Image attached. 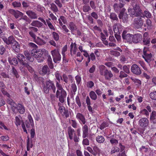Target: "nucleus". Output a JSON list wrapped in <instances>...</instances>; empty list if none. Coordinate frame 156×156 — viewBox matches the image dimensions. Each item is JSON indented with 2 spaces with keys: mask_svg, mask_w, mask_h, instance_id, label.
<instances>
[{
  "mask_svg": "<svg viewBox=\"0 0 156 156\" xmlns=\"http://www.w3.org/2000/svg\"><path fill=\"white\" fill-rule=\"evenodd\" d=\"M93 152L94 154V156H96L97 154H99L101 151L100 149L97 146H95L93 147Z\"/></svg>",
  "mask_w": 156,
  "mask_h": 156,
  "instance_id": "40",
  "label": "nucleus"
},
{
  "mask_svg": "<svg viewBox=\"0 0 156 156\" xmlns=\"http://www.w3.org/2000/svg\"><path fill=\"white\" fill-rule=\"evenodd\" d=\"M43 90L46 94L49 93V91H51L55 93V92L56 87L53 82L50 80L46 81L43 87Z\"/></svg>",
  "mask_w": 156,
  "mask_h": 156,
  "instance_id": "2",
  "label": "nucleus"
},
{
  "mask_svg": "<svg viewBox=\"0 0 156 156\" xmlns=\"http://www.w3.org/2000/svg\"><path fill=\"white\" fill-rule=\"evenodd\" d=\"M59 95L60 91L58 90H57L56 94V97L58 98L59 101L61 103H63L65 102L66 98L59 96Z\"/></svg>",
  "mask_w": 156,
  "mask_h": 156,
  "instance_id": "34",
  "label": "nucleus"
},
{
  "mask_svg": "<svg viewBox=\"0 0 156 156\" xmlns=\"http://www.w3.org/2000/svg\"><path fill=\"white\" fill-rule=\"evenodd\" d=\"M50 70L48 66L47 65L44 66L40 71V73L42 75H45L47 74L50 73Z\"/></svg>",
  "mask_w": 156,
  "mask_h": 156,
  "instance_id": "20",
  "label": "nucleus"
},
{
  "mask_svg": "<svg viewBox=\"0 0 156 156\" xmlns=\"http://www.w3.org/2000/svg\"><path fill=\"white\" fill-rule=\"evenodd\" d=\"M51 6L50 8L53 12H55L58 11L57 7L55 4L51 3Z\"/></svg>",
  "mask_w": 156,
  "mask_h": 156,
  "instance_id": "43",
  "label": "nucleus"
},
{
  "mask_svg": "<svg viewBox=\"0 0 156 156\" xmlns=\"http://www.w3.org/2000/svg\"><path fill=\"white\" fill-rule=\"evenodd\" d=\"M146 48H144L143 50V57L145 61L148 63H150L152 59V56L151 53H147L145 50Z\"/></svg>",
  "mask_w": 156,
  "mask_h": 156,
  "instance_id": "7",
  "label": "nucleus"
},
{
  "mask_svg": "<svg viewBox=\"0 0 156 156\" xmlns=\"http://www.w3.org/2000/svg\"><path fill=\"white\" fill-rule=\"evenodd\" d=\"M119 151V148L117 147H114L111 151V154H113L115 152H118Z\"/></svg>",
  "mask_w": 156,
  "mask_h": 156,
  "instance_id": "56",
  "label": "nucleus"
},
{
  "mask_svg": "<svg viewBox=\"0 0 156 156\" xmlns=\"http://www.w3.org/2000/svg\"><path fill=\"white\" fill-rule=\"evenodd\" d=\"M134 19L132 25L133 27L136 29L141 28L142 27L144 22V20L142 17L140 16H137Z\"/></svg>",
  "mask_w": 156,
  "mask_h": 156,
  "instance_id": "5",
  "label": "nucleus"
},
{
  "mask_svg": "<svg viewBox=\"0 0 156 156\" xmlns=\"http://www.w3.org/2000/svg\"><path fill=\"white\" fill-rule=\"evenodd\" d=\"M68 128V133L69 137L70 139L72 140L73 139V135H74L75 134H76L75 133V131L70 126H69Z\"/></svg>",
  "mask_w": 156,
  "mask_h": 156,
  "instance_id": "24",
  "label": "nucleus"
},
{
  "mask_svg": "<svg viewBox=\"0 0 156 156\" xmlns=\"http://www.w3.org/2000/svg\"><path fill=\"white\" fill-rule=\"evenodd\" d=\"M122 36V38L124 40H125L128 42L131 43L133 42V35L129 34H127V32L126 31H124L123 32Z\"/></svg>",
  "mask_w": 156,
  "mask_h": 156,
  "instance_id": "8",
  "label": "nucleus"
},
{
  "mask_svg": "<svg viewBox=\"0 0 156 156\" xmlns=\"http://www.w3.org/2000/svg\"><path fill=\"white\" fill-rule=\"evenodd\" d=\"M12 72L15 75L16 78H19V76L18 73V72L14 67H13L12 68Z\"/></svg>",
  "mask_w": 156,
  "mask_h": 156,
  "instance_id": "53",
  "label": "nucleus"
},
{
  "mask_svg": "<svg viewBox=\"0 0 156 156\" xmlns=\"http://www.w3.org/2000/svg\"><path fill=\"white\" fill-rule=\"evenodd\" d=\"M151 39L148 36V34L147 32H145L143 35V42L144 45L149 44L150 42Z\"/></svg>",
  "mask_w": 156,
  "mask_h": 156,
  "instance_id": "15",
  "label": "nucleus"
},
{
  "mask_svg": "<svg viewBox=\"0 0 156 156\" xmlns=\"http://www.w3.org/2000/svg\"><path fill=\"white\" fill-rule=\"evenodd\" d=\"M119 18L120 19H122L123 22H125L127 21L128 19V15L127 13H124V14L121 16H119Z\"/></svg>",
  "mask_w": 156,
  "mask_h": 156,
  "instance_id": "39",
  "label": "nucleus"
},
{
  "mask_svg": "<svg viewBox=\"0 0 156 156\" xmlns=\"http://www.w3.org/2000/svg\"><path fill=\"white\" fill-rule=\"evenodd\" d=\"M17 58L21 65L26 67L30 73H32L33 72V69L29 66V62L26 60V58L23 55L18 54L17 55Z\"/></svg>",
  "mask_w": 156,
  "mask_h": 156,
  "instance_id": "3",
  "label": "nucleus"
},
{
  "mask_svg": "<svg viewBox=\"0 0 156 156\" xmlns=\"http://www.w3.org/2000/svg\"><path fill=\"white\" fill-rule=\"evenodd\" d=\"M8 32L7 28L4 27H0V37H2Z\"/></svg>",
  "mask_w": 156,
  "mask_h": 156,
  "instance_id": "25",
  "label": "nucleus"
},
{
  "mask_svg": "<svg viewBox=\"0 0 156 156\" xmlns=\"http://www.w3.org/2000/svg\"><path fill=\"white\" fill-rule=\"evenodd\" d=\"M148 124V120L146 118H143L141 119L139 121V125L142 128L147 126Z\"/></svg>",
  "mask_w": 156,
  "mask_h": 156,
  "instance_id": "13",
  "label": "nucleus"
},
{
  "mask_svg": "<svg viewBox=\"0 0 156 156\" xmlns=\"http://www.w3.org/2000/svg\"><path fill=\"white\" fill-rule=\"evenodd\" d=\"M142 39V36L140 34H136L133 36V42L134 43H137L141 41Z\"/></svg>",
  "mask_w": 156,
  "mask_h": 156,
  "instance_id": "16",
  "label": "nucleus"
},
{
  "mask_svg": "<svg viewBox=\"0 0 156 156\" xmlns=\"http://www.w3.org/2000/svg\"><path fill=\"white\" fill-rule=\"evenodd\" d=\"M70 122L72 126L74 128H77V123L76 120L72 119L70 121Z\"/></svg>",
  "mask_w": 156,
  "mask_h": 156,
  "instance_id": "49",
  "label": "nucleus"
},
{
  "mask_svg": "<svg viewBox=\"0 0 156 156\" xmlns=\"http://www.w3.org/2000/svg\"><path fill=\"white\" fill-rule=\"evenodd\" d=\"M55 75L56 79L57 80L56 81V86L57 87V85L59 84L60 85H62L60 84V80H62V77L61 76V75L59 73L58 71H57L55 73Z\"/></svg>",
  "mask_w": 156,
  "mask_h": 156,
  "instance_id": "22",
  "label": "nucleus"
},
{
  "mask_svg": "<svg viewBox=\"0 0 156 156\" xmlns=\"http://www.w3.org/2000/svg\"><path fill=\"white\" fill-rule=\"evenodd\" d=\"M26 14L31 19H37V15L36 12L31 10H28L26 12Z\"/></svg>",
  "mask_w": 156,
  "mask_h": 156,
  "instance_id": "17",
  "label": "nucleus"
},
{
  "mask_svg": "<svg viewBox=\"0 0 156 156\" xmlns=\"http://www.w3.org/2000/svg\"><path fill=\"white\" fill-rule=\"evenodd\" d=\"M25 20L26 22V24H28V23H30V20L29 18H28L25 15L23 16L22 18H21L20 20Z\"/></svg>",
  "mask_w": 156,
  "mask_h": 156,
  "instance_id": "57",
  "label": "nucleus"
},
{
  "mask_svg": "<svg viewBox=\"0 0 156 156\" xmlns=\"http://www.w3.org/2000/svg\"><path fill=\"white\" fill-rule=\"evenodd\" d=\"M76 118L78 119L80 123L84 124L86 122L85 119L83 115L80 113H78L76 114Z\"/></svg>",
  "mask_w": 156,
  "mask_h": 156,
  "instance_id": "21",
  "label": "nucleus"
},
{
  "mask_svg": "<svg viewBox=\"0 0 156 156\" xmlns=\"http://www.w3.org/2000/svg\"><path fill=\"white\" fill-rule=\"evenodd\" d=\"M12 5L14 7H19L21 6V3L15 1L12 3Z\"/></svg>",
  "mask_w": 156,
  "mask_h": 156,
  "instance_id": "59",
  "label": "nucleus"
},
{
  "mask_svg": "<svg viewBox=\"0 0 156 156\" xmlns=\"http://www.w3.org/2000/svg\"><path fill=\"white\" fill-rule=\"evenodd\" d=\"M151 122L153 124H156V112L153 111L150 116Z\"/></svg>",
  "mask_w": 156,
  "mask_h": 156,
  "instance_id": "32",
  "label": "nucleus"
},
{
  "mask_svg": "<svg viewBox=\"0 0 156 156\" xmlns=\"http://www.w3.org/2000/svg\"><path fill=\"white\" fill-rule=\"evenodd\" d=\"M3 40L6 44H11L12 46L16 41L14 37L12 36L9 37L8 38L4 37L3 38Z\"/></svg>",
  "mask_w": 156,
  "mask_h": 156,
  "instance_id": "11",
  "label": "nucleus"
},
{
  "mask_svg": "<svg viewBox=\"0 0 156 156\" xmlns=\"http://www.w3.org/2000/svg\"><path fill=\"white\" fill-rule=\"evenodd\" d=\"M69 27L72 33L76 29L75 24L73 22H71L69 23Z\"/></svg>",
  "mask_w": 156,
  "mask_h": 156,
  "instance_id": "38",
  "label": "nucleus"
},
{
  "mask_svg": "<svg viewBox=\"0 0 156 156\" xmlns=\"http://www.w3.org/2000/svg\"><path fill=\"white\" fill-rule=\"evenodd\" d=\"M36 55L35 54L34 55H38V57H41L43 54L46 55L48 54V51L45 49H43L41 50V51H39L38 52L36 53Z\"/></svg>",
  "mask_w": 156,
  "mask_h": 156,
  "instance_id": "37",
  "label": "nucleus"
},
{
  "mask_svg": "<svg viewBox=\"0 0 156 156\" xmlns=\"http://www.w3.org/2000/svg\"><path fill=\"white\" fill-rule=\"evenodd\" d=\"M90 96L92 100H95L97 99V95L95 92L93 91L90 92Z\"/></svg>",
  "mask_w": 156,
  "mask_h": 156,
  "instance_id": "41",
  "label": "nucleus"
},
{
  "mask_svg": "<svg viewBox=\"0 0 156 156\" xmlns=\"http://www.w3.org/2000/svg\"><path fill=\"white\" fill-rule=\"evenodd\" d=\"M53 60L55 63H57L58 62L61 60V57L58 49H54L51 51Z\"/></svg>",
  "mask_w": 156,
  "mask_h": 156,
  "instance_id": "6",
  "label": "nucleus"
},
{
  "mask_svg": "<svg viewBox=\"0 0 156 156\" xmlns=\"http://www.w3.org/2000/svg\"><path fill=\"white\" fill-rule=\"evenodd\" d=\"M82 137L83 138L87 137L88 134V127L86 125H84L82 127Z\"/></svg>",
  "mask_w": 156,
  "mask_h": 156,
  "instance_id": "28",
  "label": "nucleus"
},
{
  "mask_svg": "<svg viewBox=\"0 0 156 156\" xmlns=\"http://www.w3.org/2000/svg\"><path fill=\"white\" fill-rule=\"evenodd\" d=\"M57 87L58 90L60 91V95L59 96L66 97V92L65 90L63 88L62 85H60L59 84L57 85Z\"/></svg>",
  "mask_w": 156,
  "mask_h": 156,
  "instance_id": "19",
  "label": "nucleus"
},
{
  "mask_svg": "<svg viewBox=\"0 0 156 156\" xmlns=\"http://www.w3.org/2000/svg\"><path fill=\"white\" fill-rule=\"evenodd\" d=\"M131 72L136 75H140L142 73L140 68L136 64H133L131 67Z\"/></svg>",
  "mask_w": 156,
  "mask_h": 156,
  "instance_id": "10",
  "label": "nucleus"
},
{
  "mask_svg": "<svg viewBox=\"0 0 156 156\" xmlns=\"http://www.w3.org/2000/svg\"><path fill=\"white\" fill-rule=\"evenodd\" d=\"M50 19H49L48 20H46V23L48 25V26L49 27V28L53 30H55V28L53 25L52 24L51 22Z\"/></svg>",
  "mask_w": 156,
  "mask_h": 156,
  "instance_id": "42",
  "label": "nucleus"
},
{
  "mask_svg": "<svg viewBox=\"0 0 156 156\" xmlns=\"http://www.w3.org/2000/svg\"><path fill=\"white\" fill-rule=\"evenodd\" d=\"M94 82L91 81L88 82L87 84V87L90 88H92L94 86Z\"/></svg>",
  "mask_w": 156,
  "mask_h": 156,
  "instance_id": "63",
  "label": "nucleus"
},
{
  "mask_svg": "<svg viewBox=\"0 0 156 156\" xmlns=\"http://www.w3.org/2000/svg\"><path fill=\"white\" fill-rule=\"evenodd\" d=\"M123 29V27L119 23L114 25L113 30L114 33L116 34H120Z\"/></svg>",
  "mask_w": 156,
  "mask_h": 156,
  "instance_id": "12",
  "label": "nucleus"
},
{
  "mask_svg": "<svg viewBox=\"0 0 156 156\" xmlns=\"http://www.w3.org/2000/svg\"><path fill=\"white\" fill-rule=\"evenodd\" d=\"M31 25L37 27H41L43 25V24L38 20H35L33 21L31 23Z\"/></svg>",
  "mask_w": 156,
  "mask_h": 156,
  "instance_id": "33",
  "label": "nucleus"
},
{
  "mask_svg": "<svg viewBox=\"0 0 156 156\" xmlns=\"http://www.w3.org/2000/svg\"><path fill=\"white\" fill-rule=\"evenodd\" d=\"M9 104L11 106L12 109L14 112H16L17 111H15V108H16L17 105L12 99H8L7 101Z\"/></svg>",
  "mask_w": 156,
  "mask_h": 156,
  "instance_id": "29",
  "label": "nucleus"
},
{
  "mask_svg": "<svg viewBox=\"0 0 156 156\" xmlns=\"http://www.w3.org/2000/svg\"><path fill=\"white\" fill-rule=\"evenodd\" d=\"M124 5V4L120 3L119 4L115 3L113 5L114 10L116 12H118L122 8Z\"/></svg>",
  "mask_w": 156,
  "mask_h": 156,
  "instance_id": "27",
  "label": "nucleus"
},
{
  "mask_svg": "<svg viewBox=\"0 0 156 156\" xmlns=\"http://www.w3.org/2000/svg\"><path fill=\"white\" fill-rule=\"evenodd\" d=\"M67 50V47L66 46H64L62 48V54L63 55V60L65 59V52Z\"/></svg>",
  "mask_w": 156,
  "mask_h": 156,
  "instance_id": "55",
  "label": "nucleus"
},
{
  "mask_svg": "<svg viewBox=\"0 0 156 156\" xmlns=\"http://www.w3.org/2000/svg\"><path fill=\"white\" fill-rule=\"evenodd\" d=\"M138 62L144 70H147V69L146 66V65L144 62L143 61L139 60L138 61Z\"/></svg>",
  "mask_w": 156,
  "mask_h": 156,
  "instance_id": "50",
  "label": "nucleus"
},
{
  "mask_svg": "<svg viewBox=\"0 0 156 156\" xmlns=\"http://www.w3.org/2000/svg\"><path fill=\"white\" fill-rule=\"evenodd\" d=\"M142 14V15L141 16L142 17V18L146 17L147 18L150 19L152 16L151 13L147 10L144 11Z\"/></svg>",
  "mask_w": 156,
  "mask_h": 156,
  "instance_id": "31",
  "label": "nucleus"
},
{
  "mask_svg": "<svg viewBox=\"0 0 156 156\" xmlns=\"http://www.w3.org/2000/svg\"><path fill=\"white\" fill-rule=\"evenodd\" d=\"M150 97L152 99L156 100V91L151 92L150 94Z\"/></svg>",
  "mask_w": 156,
  "mask_h": 156,
  "instance_id": "48",
  "label": "nucleus"
},
{
  "mask_svg": "<svg viewBox=\"0 0 156 156\" xmlns=\"http://www.w3.org/2000/svg\"><path fill=\"white\" fill-rule=\"evenodd\" d=\"M12 48L16 52H18L20 50L19 44L16 41L12 45Z\"/></svg>",
  "mask_w": 156,
  "mask_h": 156,
  "instance_id": "36",
  "label": "nucleus"
},
{
  "mask_svg": "<svg viewBox=\"0 0 156 156\" xmlns=\"http://www.w3.org/2000/svg\"><path fill=\"white\" fill-rule=\"evenodd\" d=\"M128 12L131 14V15L134 16H140L143 13L142 10L140 5L136 4L133 6V8L128 9Z\"/></svg>",
  "mask_w": 156,
  "mask_h": 156,
  "instance_id": "4",
  "label": "nucleus"
},
{
  "mask_svg": "<svg viewBox=\"0 0 156 156\" xmlns=\"http://www.w3.org/2000/svg\"><path fill=\"white\" fill-rule=\"evenodd\" d=\"M15 109V111H17L16 112L18 111L21 114H23L25 112L24 107L20 104L17 105L16 108Z\"/></svg>",
  "mask_w": 156,
  "mask_h": 156,
  "instance_id": "26",
  "label": "nucleus"
},
{
  "mask_svg": "<svg viewBox=\"0 0 156 156\" xmlns=\"http://www.w3.org/2000/svg\"><path fill=\"white\" fill-rule=\"evenodd\" d=\"M66 83H69V80L70 81L71 83L73 82V78L72 75H69L68 76L65 74H63L62 76V80Z\"/></svg>",
  "mask_w": 156,
  "mask_h": 156,
  "instance_id": "14",
  "label": "nucleus"
},
{
  "mask_svg": "<svg viewBox=\"0 0 156 156\" xmlns=\"http://www.w3.org/2000/svg\"><path fill=\"white\" fill-rule=\"evenodd\" d=\"M140 113L142 114L145 115L147 116H148L149 115V112L145 109H144L141 110Z\"/></svg>",
  "mask_w": 156,
  "mask_h": 156,
  "instance_id": "62",
  "label": "nucleus"
},
{
  "mask_svg": "<svg viewBox=\"0 0 156 156\" xmlns=\"http://www.w3.org/2000/svg\"><path fill=\"white\" fill-rule=\"evenodd\" d=\"M96 139L97 142L99 143H102L105 141L104 137L102 136H98Z\"/></svg>",
  "mask_w": 156,
  "mask_h": 156,
  "instance_id": "46",
  "label": "nucleus"
},
{
  "mask_svg": "<svg viewBox=\"0 0 156 156\" xmlns=\"http://www.w3.org/2000/svg\"><path fill=\"white\" fill-rule=\"evenodd\" d=\"M110 17L111 19L113 20H118L117 15L114 12L110 13Z\"/></svg>",
  "mask_w": 156,
  "mask_h": 156,
  "instance_id": "45",
  "label": "nucleus"
},
{
  "mask_svg": "<svg viewBox=\"0 0 156 156\" xmlns=\"http://www.w3.org/2000/svg\"><path fill=\"white\" fill-rule=\"evenodd\" d=\"M29 35L33 38H35L36 36L35 33L37 31V29L34 27H31L29 28Z\"/></svg>",
  "mask_w": 156,
  "mask_h": 156,
  "instance_id": "18",
  "label": "nucleus"
},
{
  "mask_svg": "<svg viewBox=\"0 0 156 156\" xmlns=\"http://www.w3.org/2000/svg\"><path fill=\"white\" fill-rule=\"evenodd\" d=\"M49 16L51 18L53 21H56L57 20V17L54 15L52 13L51 11H49Z\"/></svg>",
  "mask_w": 156,
  "mask_h": 156,
  "instance_id": "60",
  "label": "nucleus"
},
{
  "mask_svg": "<svg viewBox=\"0 0 156 156\" xmlns=\"http://www.w3.org/2000/svg\"><path fill=\"white\" fill-rule=\"evenodd\" d=\"M111 54L115 56H118L120 55V53L119 52L116 51H114L113 50L110 51Z\"/></svg>",
  "mask_w": 156,
  "mask_h": 156,
  "instance_id": "58",
  "label": "nucleus"
},
{
  "mask_svg": "<svg viewBox=\"0 0 156 156\" xmlns=\"http://www.w3.org/2000/svg\"><path fill=\"white\" fill-rule=\"evenodd\" d=\"M76 102L79 107L81 106V103L78 96H77L76 98Z\"/></svg>",
  "mask_w": 156,
  "mask_h": 156,
  "instance_id": "64",
  "label": "nucleus"
},
{
  "mask_svg": "<svg viewBox=\"0 0 156 156\" xmlns=\"http://www.w3.org/2000/svg\"><path fill=\"white\" fill-rule=\"evenodd\" d=\"M23 13L18 10L16 11L13 14L16 19L18 18L20 16H23Z\"/></svg>",
  "mask_w": 156,
  "mask_h": 156,
  "instance_id": "44",
  "label": "nucleus"
},
{
  "mask_svg": "<svg viewBox=\"0 0 156 156\" xmlns=\"http://www.w3.org/2000/svg\"><path fill=\"white\" fill-rule=\"evenodd\" d=\"M83 9L84 12H88L91 9L89 6L85 5L83 6Z\"/></svg>",
  "mask_w": 156,
  "mask_h": 156,
  "instance_id": "52",
  "label": "nucleus"
},
{
  "mask_svg": "<svg viewBox=\"0 0 156 156\" xmlns=\"http://www.w3.org/2000/svg\"><path fill=\"white\" fill-rule=\"evenodd\" d=\"M34 41L37 44L40 45H44L46 44L45 42L39 37L37 38H33Z\"/></svg>",
  "mask_w": 156,
  "mask_h": 156,
  "instance_id": "30",
  "label": "nucleus"
},
{
  "mask_svg": "<svg viewBox=\"0 0 156 156\" xmlns=\"http://www.w3.org/2000/svg\"><path fill=\"white\" fill-rule=\"evenodd\" d=\"M52 35L54 39L56 41H58L59 39V36L58 34L55 32H52Z\"/></svg>",
  "mask_w": 156,
  "mask_h": 156,
  "instance_id": "51",
  "label": "nucleus"
},
{
  "mask_svg": "<svg viewBox=\"0 0 156 156\" xmlns=\"http://www.w3.org/2000/svg\"><path fill=\"white\" fill-rule=\"evenodd\" d=\"M24 54L26 58V60L28 62H32L34 61V57L31 55L28 51H25Z\"/></svg>",
  "mask_w": 156,
  "mask_h": 156,
  "instance_id": "23",
  "label": "nucleus"
},
{
  "mask_svg": "<svg viewBox=\"0 0 156 156\" xmlns=\"http://www.w3.org/2000/svg\"><path fill=\"white\" fill-rule=\"evenodd\" d=\"M28 119L26 121L25 123L27 128L28 129V130H29L31 126L32 127H34V124L33 119L30 115L29 114L28 115Z\"/></svg>",
  "mask_w": 156,
  "mask_h": 156,
  "instance_id": "9",
  "label": "nucleus"
},
{
  "mask_svg": "<svg viewBox=\"0 0 156 156\" xmlns=\"http://www.w3.org/2000/svg\"><path fill=\"white\" fill-rule=\"evenodd\" d=\"M75 79L76 80V83L77 85H78L80 83L81 80V78L79 75H77L75 77Z\"/></svg>",
  "mask_w": 156,
  "mask_h": 156,
  "instance_id": "61",
  "label": "nucleus"
},
{
  "mask_svg": "<svg viewBox=\"0 0 156 156\" xmlns=\"http://www.w3.org/2000/svg\"><path fill=\"white\" fill-rule=\"evenodd\" d=\"M61 114L63 116L65 117L66 118L68 117L69 116V114L67 109H65L62 112Z\"/></svg>",
  "mask_w": 156,
  "mask_h": 156,
  "instance_id": "47",
  "label": "nucleus"
},
{
  "mask_svg": "<svg viewBox=\"0 0 156 156\" xmlns=\"http://www.w3.org/2000/svg\"><path fill=\"white\" fill-rule=\"evenodd\" d=\"M119 74L120 75L119 76L121 79H122L124 77H126L128 76V75L122 71L120 72Z\"/></svg>",
  "mask_w": 156,
  "mask_h": 156,
  "instance_id": "54",
  "label": "nucleus"
},
{
  "mask_svg": "<svg viewBox=\"0 0 156 156\" xmlns=\"http://www.w3.org/2000/svg\"><path fill=\"white\" fill-rule=\"evenodd\" d=\"M100 74L104 76L105 80H110L113 76V75L111 71L108 70L105 66L103 65L99 67Z\"/></svg>",
  "mask_w": 156,
  "mask_h": 156,
  "instance_id": "1",
  "label": "nucleus"
},
{
  "mask_svg": "<svg viewBox=\"0 0 156 156\" xmlns=\"http://www.w3.org/2000/svg\"><path fill=\"white\" fill-rule=\"evenodd\" d=\"M8 61L10 64L13 65L15 66H16L18 63V62L16 58H9Z\"/></svg>",
  "mask_w": 156,
  "mask_h": 156,
  "instance_id": "35",
  "label": "nucleus"
}]
</instances>
